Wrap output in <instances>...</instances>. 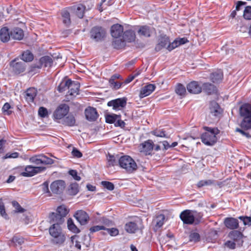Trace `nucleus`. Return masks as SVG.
Instances as JSON below:
<instances>
[{"label": "nucleus", "instance_id": "1", "mask_svg": "<svg viewBox=\"0 0 251 251\" xmlns=\"http://www.w3.org/2000/svg\"><path fill=\"white\" fill-rule=\"evenodd\" d=\"M51 224L52 225L49 228L50 234L52 237L51 243L55 245L62 244L65 242L66 237L60 226L61 224H57L56 222Z\"/></svg>", "mask_w": 251, "mask_h": 251}, {"label": "nucleus", "instance_id": "2", "mask_svg": "<svg viewBox=\"0 0 251 251\" xmlns=\"http://www.w3.org/2000/svg\"><path fill=\"white\" fill-rule=\"evenodd\" d=\"M179 218L183 224L192 225L198 224L200 222L201 217L196 211L187 209L180 213Z\"/></svg>", "mask_w": 251, "mask_h": 251}, {"label": "nucleus", "instance_id": "3", "mask_svg": "<svg viewBox=\"0 0 251 251\" xmlns=\"http://www.w3.org/2000/svg\"><path fill=\"white\" fill-rule=\"evenodd\" d=\"M203 128L206 132L201 134V142L207 146L213 145L217 140L216 135L219 133L218 129L207 126Z\"/></svg>", "mask_w": 251, "mask_h": 251}, {"label": "nucleus", "instance_id": "4", "mask_svg": "<svg viewBox=\"0 0 251 251\" xmlns=\"http://www.w3.org/2000/svg\"><path fill=\"white\" fill-rule=\"evenodd\" d=\"M119 164L121 167L125 169L128 173H132L137 169L136 162L128 155H124L120 157Z\"/></svg>", "mask_w": 251, "mask_h": 251}, {"label": "nucleus", "instance_id": "5", "mask_svg": "<svg viewBox=\"0 0 251 251\" xmlns=\"http://www.w3.org/2000/svg\"><path fill=\"white\" fill-rule=\"evenodd\" d=\"M56 213H52L50 214L49 219L50 223L56 222L57 224H62L64 218L68 214V210L64 205H61L57 208Z\"/></svg>", "mask_w": 251, "mask_h": 251}, {"label": "nucleus", "instance_id": "6", "mask_svg": "<svg viewBox=\"0 0 251 251\" xmlns=\"http://www.w3.org/2000/svg\"><path fill=\"white\" fill-rule=\"evenodd\" d=\"M90 36L91 39L95 42H101L106 36V31L101 26H96L91 29Z\"/></svg>", "mask_w": 251, "mask_h": 251}, {"label": "nucleus", "instance_id": "7", "mask_svg": "<svg viewBox=\"0 0 251 251\" xmlns=\"http://www.w3.org/2000/svg\"><path fill=\"white\" fill-rule=\"evenodd\" d=\"M29 161L37 165H51L54 163V160L43 154H39L32 156L29 158Z\"/></svg>", "mask_w": 251, "mask_h": 251}, {"label": "nucleus", "instance_id": "8", "mask_svg": "<svg viewBox=\"0 0 251 251\" xmlns=\"http://www.w3.org/2000/svg\"><path fill=\"white\" fill-rule=\"evenodd\" d=\"M46 170V168L45 167H34L31 165H28L25 168V172H22L21 175L24 176H32L37 174L43 172Z\"/></svg>", "mask_w": 251, "mask_h": 251}, {"label": "nucleus", "instance_id": "9", "mask_svg": "<svg viewBox=\"0 0 251 251\" xmlns=\"http://www.w3.org/2000/svg\"><path fill=\"white\" fill-rule=\"evenodd\" d=\"M69 111V107L66 104H60L53 113V117L56 120H61Z\"/></svg>", "mask_w": 251, "mask_h": 251}, {"label": "nucleus", "instance_id": "10", "mask_svg": "<svg viewBox=\"0 0 251 251\" xmlns=\"http://www.w3.org/2000/svg\"><path fill=\"white\" fill-rule=\"evenodd\" d=\"M19 59H14L10 63L12 71L17 75L23 73L26 68L25 63L23 61H18Z\"/></svg>", "mask_w": 251, "mask_h": 251}, {"label": "nucleus", "instance_id": "11", "mask_svg": "<svg viewBox=\"0 0 251 251\" xmlns=\"http://www.w3.org/2000/svg\"><path fill=\"white\" fill-rule=\"evenodd\" d=\"M126 104V98H118L109 101L107 103L108 106L112 107L115 111L120 110L125 107Z\"/></svg>", "mask_w": 251, "mask_h": 251}, {"label": "nucleus", "instance_id": "12", "mask_svg": "<svg viewBox=\"0 0 251 251\" xmlns=\"http://www.w3.org/2000/svg\"><path fill=\"white\" fill-rule=\"evenodd\" d=\"M50 187L52 193L56 194H60L65 188V182L62 180H55L51 183Z\"/></svg>", "mask_w": 251, "mask_h": 251}, {"label": "nucleus", "instance_id": "13", "mask_svg": "<svg viewBox=\"0 0 251 251\" xmlns=\"http://www.w3.org/2000/svg\"><path fill=\"white\" fill-rule=\"evenodd\" d=\"M77 221L81 225L87 224L89 220L88 214L82 210H78L74 215Z\"/></svg>", "mask_w": 251, "mask_h": 251}, {"label": "nucleus", "instance_id": "14", "mask_svg": "<svg viewBox=\"0 0 251 251\" xmlns=\"http://www.w3.org/2000/svg\"><path fill=\"white\" fill-rule=\"evenodd\" d=\"M154 144L152 140H148L141 144L139 146V150L141 152H144L146 155L150 154L153 149Z\"/></svg>", "mask_w": 251, "mask_h": 251}, {"label": "nucleus", "instance_id": "15", "mask_svg": "<svg viewBox=\"0 0 251 251\" xmlns=\"http://www.w3.org/2000/svg\"><path fill=\"white\" fill-rule=\"evenodd\" d=\"M52 59L49 56H45L41 57L39 60V65H36L32 66V69H40L43 66L45 67H50L52 64Z\"/></svg>", "mask_w": 251, "mask_h": 251}, {"label": "nucleus", "instance_id": "16", "mask_svg": "<svg viewBox=\"0 0 251 251\" xmlns=\"http://www.w3.org/2000/svg\"><path fill=\"white\" fill-rule=\"evenodd\" d=\"M85 117L89 121H95L98 117V114L96 108L89 107L85 110Z\"/></svg>", "mask_w": 251, "mask_h": 251}, {"label": "nucleus", "instance_id": "17", "mask_svg": "<svg viewBox=\"0 0 251 251\" xmlns=\"http://www.w3.org/2000/svg\"><path fill=\"white\" fill-rule=\"evenodd\" d=\"M110 31L113 37L119 38L124 33V28L120 24H115L111 27Z\"/></svg>", "mask_w": 251, "mask_h": 251}, {"label": "nucleus", "instance_id": "18", "mask_svg": "<svg viewBox=\"0 0 251 251\" xmlns=\"http://www.w3.org/2000/svg\"><path fill=\"white\" fill-rule=\"evenodd\" d=\"M80 84L76 81L71 80L67 95L75 96L78 94Z\"/></svg>", "mask_w": 251, "mask_h": 251}, {"label": "nucleus", "instance_id": "19", "mask_svg": "<svg viewBox=\"0 0 251 251\" xmlns=\"http://www.w3.org/2000/svg\"><path fill=\"white\" fill-rule=\"evenodd\" d=\"M187 89L190 93L197 94L201 92L202 87L199 84L198 82L193 81L188 84Z\"/></svg>", "mask_w": 251, "mask_h": 251}, {"label": "nucleus", "instance_id": "20", "mask_svg": "<svg viewBox=\"0 0 251 251\" xmlns=\"http://www.w3.org/2000/svg\"><path fill=\"white\" fill-rule=\"evenodd\" d=\"M226 226L230 229H235L239 227V222L237 219L232 217L226 218L224 220Z\"/></svg>", "mask_w": 251, "mask_h": 251}, {"label": "nucleus", "instance_id": "21", "mask_svg": "<svg viewBox=\"0 0 251 251\" xmlns=\"http://www.w3.org/2000/svg\"><path fill=\"white\" fill-rule=\"evenodd\" d=\"M10 36L13 39L21 40L24 36V33L21 28L15 27L11 29Z\"/></svg>", "mask_w": 251, "mask_h": 251}, {"label": "nucleus", "instance_id": "22", "mask_svg": "<svg viewBox=\"0 0 251 251\" xmlns=\"http://www.w3.org/2000/svg\"><path fill=\"white\" fill-rule=\"evenodd\" d=\"M155 87L154 84H149L146 85L141 89L139 97L143 98L150 95L155 90Z\"/></svg>", "mask_w": 251, "mask_h": 251}, {"label": "nucleus", "instance_id": "23", "mask_svg": "<svg viewBox=\"0 0 251 251\" xmlns=\"http://www.w3.org/2000/svg\"><path fill=\"white\" fill-rule=\"evenodd\" d=\"M37 90L34 88H29L25 93V98L28 102L33 101L37 95Z\"/></svg>", "mask_w": 251, "mask_h": 251}, {"label": "nucleus", "instance_id": "24", "mask_svg": "<svg viewBox=\"0 0 251 251\" xmlns=\"http://www.w3.org/2000/svg\"><path fill=\"white\" fill-rule=\"evenodd\" d=\"M58 122L68 126H74L76 125L75 117L73 114H71L64 118L61 121Z\"/></svg>", "mask_w": 251, "mask_h": 251}, {"label": "nucleus", "instance_id": "25", "mask_svg": "<svg viewBox=\"0 0 251 251\" xmlns=\"http://www.w3.org/2000/svg\"><path fill=\"white\" fill-rule=\"evenodd\" d=\"M11 37L10 31L7 27H3L0 30V39L3 43L8 42Z\"/></svg>", "mask_w": 251, "mask_h": 251}, {"label": "nucleus", "instance_id": "26", "mask_svg": "<svg viewBox=\"0 0 251 251\" xmlns=\"http://www.w3.org/2000/svg\"><path fill=\"white\" fill-rule=\"evenodd\" d=\"M240 114L244 118L251 116V105L248 103L243 104L240 108Z\"/></svg>", "mask_w": 251, "mask_h": 251}, {"label": "nucleus", "instance_id": "27", "mask_svg": "<svg viewBox=\"0 0 251 251\" xmlns=\"http://www.w3.org/2000/svg\"><path fill=\"white\" fill-rule=\"evenodd\" d=\"M123 39L125 42H132L135 40V34L132 30H126L123 33Z\"/></svg>", "mask_w": 251, "mask_h": 251}, {"label": "nucleus", "instance_id": "28", "mask_svg": "<svg viewBox=\"0 0 251 251\" xmlns=\"http://www.w3.org/2000/svg\"><path fill=\"white\" fill-rule=\"evenodd\" d=\"M126 231L129 233H134L139 229L137 224L133 222L127 223L125 226Z\"/></svg>", "mask_w": 251, "mask_h": 251}, {"label": "nucleus", "instance_id": "29", "mask_svg": "<svg viewBox=\"0 0 251 251\" xmlns=\"http://www.w3.org/2000/svg\"><path fill=\"white\" fill-rule=\"evenodd\" d=\"M210 113L214 116H217L221 113V109L218 103L215 101H212L210 103Z\"/></svg>", "mask_w": 251, "mask_h": 251}, {"label": "nucleus", "instance_id": "30", "mask_svg": "<svg viewBox=\"0 0 251 251\" xmlns=\"http://www.w3.org/2000/svg\"><path fill=\"white\" fill-rule=\"evenodd\" d=\"M202 88L203 91L208 94H213L217 91L216 87L213 84L208 82L203 83Z\"/></svg>", "mask_w": 251, "mask_h": 251}, {"label": "nucleus", "instance_id": "31", "mask_svg": "<svg viewBox=\"0 0 251 251\" xmlns=\"http://www.w3.org/2000/svg\"><path fill=\"white\" fill-rule=\"evenodd\" d=\"M138 33L140 36H143L146 37H149L151 33V27L148 25L140 26Z\"/></svg>", "mask_w": 251, "mask_h": 251}, {"label": "nucleus", "instance_id": "32", "mask_svg": "<svg viewBox=\"0 0 251 251\" xmlns=\"http://www.w3.org/2000/svg\"><path fill=\"white\" fill-rule=\"evenodd\" d=\"M223 77V72L221 70H217L213 73L210 75V79L213 83L220 82Z\"/></svg>", "mask_w": 251, "mask_h": 251}, {"label": "nucleus", "instance_id": "33", "mask_svg": "<svg viewBox=\"0 0 251 251\" xmlns=\"http://www.w3.org/2000/svg\"><path fill=\"white\" fill-rule=\"evenodd\" d=\"M24 243V239L22 236L15 235L12 239L9 241V246H21Z\"/></svg>", "mask_w": 251, "mask_h": 251}, {"label": "nucleus", "instance_id": "34", "mask_svg": "<svg viewBox=\"0 0 251 251\" xmlns=\"http://www.w3.org/2000/svg\"><path fill=\"white\" fill-rule=\"evenodd\" d=\"M62 20L64 24L68 26L71 24L70 14L69 11L66 9H63L61 12Z\"/></svg>", "mask_w": 251, "mask_h": 251}, {"label": "nucleus", "instance_id": "35", "mask_svg": "<svg viewBox=\"0 0 251 251\" xmlns=\"http://www.w3.org/2000/svg\"><path fill=\"white\" fill-rule=\"evenodd\" d=\"M68 193L70 195H75L79 192V187L77 183H72L70 184L68 188Z\"/></svg>", "mask_w": 251, "mask_h": 251}, {"label": "nucleus", "instance_id": "36", "mask_svg": "<svg viewBox=\"0 0 251 251\" xmlns=\"http://www.w3.org/2000/svg\"><path fill=\"white\" fill-rule=\"evenodd\" d=\"M165 219V217L164 215L160 214L156 217L153 220V222L156 227L160 228L163 225Z\"/></svg>", "mask_w": 251, "mask_h": 251}, {"label": "nucleus", "instance_id": "37", "mask_svg": "<svg viewBox=\"0 0 251 251\" xmlns=\"http://www.w3.org/2000/svg\"><path fill=\"white\" fill-rule=\"evenodd\" d=\"M71 79H68L66 80H63L60 83L59 86H58L57 90L59 92H63L69 89V87L70 84Z\"/></svg>", "mask_w": 251, "mask_h": 251}, {"label": "nucleus", "instance_id": "38", "mask_svg": "<svg viewBox=\"0 0 251 251\" xmlns=\"http://www.w3.org/2000/svg\"><path fill=\"white\" fill-rule=\"evenodd\" d=\"M242 236L243 234L241 232L235 230L230 231L228 234V237L234 241H237L240 240L242 238Z\"/></svg>", "mask_w": 251, "mask_h": 251}, {"label": "nucleus", "instance_id": "39", "mask_svg": "<svg viewBox=\"0 0 251 251\" xmlns=\"http://www.w3.org/2000/svg\"><path fill=\"white\" fill-rule=\"evenodd\" d=\"M241 126L245 129L251 128V116L244 118Z\"/></svg>", "mask_w": 251, "mask_h": 251}, {"label": "nucleus", "instance_id": "40", "mask_svg": "<svg viewBox=\"0 0 251 251\" xmlns=\"http://www.w3.org/2000/svg\"><path fill=\"white\" fill-rule=\"evenodd\" d=\"M22 59L25 62H30L33 59V55L27 50L23 53Z\"/></svg>", "mask_w": 251, "mask_h": 251}, {"label": "nucleus", "instance_id": "41", "mask_svg": "<svg viewBox=\"0 0 251 251\" xmlns=\"http://www.w3.org/2000/svg\"><path fill=\"white\" fill-rule=\"evenodd\" d=\"M85 9V7L82 4H79L76 6L75 14L78 18H83Z\"/></svg>", "mask_w": 251, "mask_h": 251}, {"label": "nucleus", "instance_id": "42", "mask_svg": "<svg viewBox=\"0 0 251 251\" xmlns=\"http://www.w3.org/2000/svg\"><path fill=\"white\" fill-rule=\"evenodd\" d=\"M67 224L68 228L70 230L76 233H79L80 232L79 229L74 224L73 220L71 219H69L68 220Z\"/></svg>", "mask_w": 251, "mask_h": 251}, {"label": "nucleus", "instance_id": "43", "mask_svg": "<svg viewBox=\"0 0 251 251\" xmlns=\"http://www.w3.org/2000/svg\"><path fill=\"white\" fill-rule=\"evenodd\" d=\"M120 115L112 114L107 115L105 116V121L109 124H115L117 118H119Z\"/></svg>", "mask_w": 251, "mask_h": 251}, {"label": "nucleus", "instance_id": "44", "mask_svg": "<svg viewBox=\"0 0 251 251\" xmlns=\"http://www.w3.org/2000/svg\"><path fill=\"white\" fill-rule=\"evenodd\" d=\"M114 48L119 49L124 46L125 41L124 39L116 38L112 42Z\"/></svg>", "mask_w": 251, "mask_h": 251}, {"label": "nucleus", "instance_id": "45", "mask_svg": "<svg viewBox=\"0 0 251 251\" xmlns=\"http://www.w3.org/2000/svg\"><path fill=\"white\" fill-rule=\"evenodd\" d=\"M119 157L118 155L114 156L109 154L107 157L108 163L109 166H114L117 164L118 160L119 161Z\"/></svg>", "mask_w": 251, "mask_h": 251}, {"label": "nucleus", "instance_id": "46", "mask_svg": "<svg viewBox=\"0 0 251 251\" xmlns=\"http://www.w3.org/2000/svg\"><path fill=\"white\" fill-rule=\"evenodd\" d=\"M176 92L180 96H183L186 93V89L184 86L181 84H178L176 88Z\"/></svg>", "mask_w": 251, "mask_h": 251}, {"label": "nucleus", "instance_id": "47", "mask_svg": "<svg viewBox=\"0 0 251 251\" xmlns=\"http://www.w3.org/2000/svg\"><path fill=\"white\" fill-rule=\"evenodd\" d=\"M213 183V181L210 179L201 180L198 182L197 186L198 188H201L205 186L211 185Z\"/></svg>", "mask_w": 251, "mask_h": 251}, {"label": "nucleus", "instance_id": "48", "mask_svg": "<svg viewBox=\"0 0 251 251\" xmlns=\"http://www.w3.org/2000/svg\"><path fill=\"white\" fill-rule=\"evenodd\" d=\"M12 204L15 208L14 212L15 213H23L25 211V210L22 207L19 203L16 201H13L12 202Z\"/></svg>", "mask_w": 251, "mask_h": 251}, {"label": "nucleus", "instance_id": "49", "mask_svg": "<svg viewBox=\"0 0 251 251\" xmlns=\"http://www.w3.org/2000/svg\"><path fill=\"white\" fill-rule=\"evenodd\" d=\"M109 82L110 83V87L115 90L119 89L121 87L122 84L120 82L116 80H114L113 79L110 78L109 80Z\"/></svg>", "mask_w": 251, "mask_h": 251}, {"label": "nucleus", "instance_id": "50", "mask_svg": "<svg viewBox=\"0 0 251 251\" xmlns=\"http://www.w3.org/2000/svg\"><path fill=\"white\" fill-rule=\"evenodd\" d=\"M243 17L246 20H251V6H247L245 7Z\"/></svg>", "mask_w": 251, "mask_h": 251}, {"label": "nucleus", "instance_id": "51", "mask_svg": "<svg viewBox=\"0 0 251 251\" xmlns=\"http://www.w3.org/2000/svg\"><path fill=\"white\" fill-rule=\"evenodd\" d=\"M0 214L5 219H8V215L6 213L4 204L2 199H0Z\"/></svg>", "mask_w": 251, "mask_h": 251}, {"label": "nucleus", "instance_id": "52", "mask_svg": "<svg viewBox=\"0 0 251 251\" xmlns=\"http://www.w3.org/2000/svg\"><path fill=\"white\" fill-rule=\"evenodd\" d=\"M104 230L106 231V233L104 232L103 233V234L108 233L111 236H115L118 235L119 234V230L116 228H105V229H104Z\"/></svg>", "mask_w": 251, "mask_h": 251}, {"label": "nucleus", "instance_id": "53", "mask_svg": "<svg viewBox=\"0 0 251 251\" xmlns=\"http://www.w3.org/2000/svg\"><path fill=\"white\" fill-rule=\"evenodd\" d=\"M101 184L104 188L109 191H112L114 189V185L111 182L102 181L101 182Z\"/></svg>", "mask_w": 251, "mask_h": 251}, {"label": "nucleus", "instance_id": "54", "mask_svg": "<svg viewBox=\"0 0 251 251\" xmlns=\"http://www.w3.org/2000/svg\"><path fill=\"white\" fill-rule=\"evenodd\" d=\"M238 218L243 221L245 226H251V217L240 216Z\"/></svg>", "mask_w": 251, "mask_h": 251}, {"label": "nucleus", "instance_id": "55", "mask_svg": "<svg viewBox=\"0 0 251 251\" xmlns=\"http://www.w3.org/2000/svg\"><path fill=\"white\" fill-rule=\"evenodd\" d=\"M200 239V236L197 232H192L189 235V241L191 242H197Z\"/></svg>", "mask_w": 251, "mask_h": 251}, {"label": "nucleus", "instance_id": "56", "mask_svg": "<svg viewBox=\"0 0 251 251\" xmlns=\"http://www.w3.org/2000/svg\"><path fill=\"white\" fill-rule=\"evenodd\" d=\"M162 145L163 146V150L166 151L170 148L175 147L177 145V142H174L171 145L169 144V143L167 141H164L161 142Z\"/></svg>", "mask_w": 251, "mask_h": 251}, {"label": "nucleus", "instance_id": "57", "mask_svg": "<svg viewBox=\"0 0 251 251\" xmlns=\"http://www.w3.org/2000/svg\"><path fill=\"white\" fill-rule=\"evenodd\" d=\"M11 108V105L9 104V103L6 102L3 105L2 108V110L5 114L9 115L12 113V111L10 110Z\"/></svg>", "mask_w": 251, "mask_h": 251}, {"label": "nucleus", "instance_id": "58", "mask_svg": "<svg viewBox=\"0 0 251 251\" xmlns=\"http://www.w3.org/2000/svg\"><path fill=\"white\" fill-rule=\"evenodd\" d=\"M114 125L116 127H120L122 128L125 127L126 123L123 120H121V116L120 115L119 118L116 120Z\"/></svg>", "mask_w": 251, "mask_h": 251}, {"label": "nucleus", "instance_id": "59", "mask_svg": "<svg viewBox=\"0 0 251 251\" xmlns=\"http://www.w3.org/2000/svg\"><path fill=\"white\" fill-rule=\"evenodd\" d=\"M39 115L42 118H45L48 115L47 109L44 107H40L38 110Z\"/></svg>", "mask_w": 251, "mask_h": 251}, {"label": "nucleus", "instance_id": "60", "mask_svg": "<svg viewBox=\"0 0 251 251\" xmlns=\"http://www.w3.org/2000/svg\"><path fill=\"white\" fill-rule=\"evenodd\" d=\"M69 174L71 175L74 179L77 181H79L81 179L80 176H78L77 172L76 170H71L69 171Z\"/></svg>", "mask_w": 251, "mask_h": 251}, {"label": "nucleus", "instance_id": "61", "mask_svg": "<svg viewBox=\"0 0 251 251\" xmlns=\"http://www.w3.org/2000/svg\"><path fill=\"white\" fill-rule=\"evenodd\" d=\"M77 238V236L76 235H74L71 237V241L73 243V244H74L75 242V247L78 250H81V245L80 244V242L77 241L76 239V238Z\"/></svg>", "mask_w": 251, "mask_h": 251}, {"label": "nucleus", "instance_id": "62", "mask_svg": "<svg viewBox=\"0 0 251 251\" xmlns=\"http://www.w3.org/2000/svg\"><path fill=\"white\" fill-rule=\"evenodd\" d=\"M179 43L177 41L176 39L173 41L172 43H170L168 46L167 49L168 50L171 51L173 49L179 46Z\"/></svg>", "mask_w": 251, "mask_h": 251}, {"label": "nucleus", "instance_id": "63", "mask_svg": "<svg viewBox=\"0 0 251 251\" xmlns=\"http://www.w3.org/2000/svg\"><path fill=\"white\" fill-rule=\"evenodd\" d=\"M151 133L157 137H165V131L162 130H154L151 132Z\"/></svg>", "mask_w": 251, "mask_h": 251}, {"label": "nucleus", "instance_id": "64", "mask_svg": "<svg viewBox=\"0 0 251 251\" xmlns=\"http://www.w3.org/2000/svg\"><path fill=\"white\" fill-rule=\"evenodd\" d=\"M104 229H105V227L103 226H95L91 227L90 228V231L91 232L93 233L100 230H104Z\"/></svg>", "mask_w": 251, "mask_h": 251}]
</instances>
